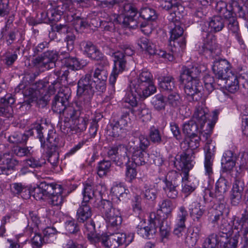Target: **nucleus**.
<instances>
[{"label":"nucleus","instance_id":"26","mask_svg":"<svg viewBox=\"0 0 248 248\" xmlns=\"http://www.w3.org/2000/svg\"><path fill=\"white\" fill-rule=\"evenodd\" d=\"M99 208L105 220L108 219L109 216L111 218H115L116 216H121L120 210L113 208L112 202L108 200H101Z\"/></svg>","mask_w":248,"mask_h":248},{"label":"nucleus","instance_id":"6","mask_svg":"<svg viewBox=\"0 0 248 248\" xmlns=\"http://www.w3.org/2000/svg\"><path fill=\"white\" fill-rule=\"evenodd\" d=\"M43 129V127L40 123H35L32 125L31 128L28 132V134L16 132L9 137L8 140L10 142L14 144L22 143L28 140L29 135L31 136L36 133L41 142V147H44L45 140L42 132Z\"/></svg>","mask_w":248,"mask_h":248},{"label":"nucleus","instance_id":"1","mask_svg":"<svg viewBox=\"0 0 248 248\" xmlns=\"http://www.w3.org/2000/svg\"><path fill=\"white\" fill-rule=\"evenodd\" d=\"M200 73L201 70L196 65L182 68L180 81L185 85L186 97L189 102L199 101L202 98V87L199 78Z\"/></svg>","mask_w":248,"mask_h":248},{"label":"nucleus","instance_id":"7","mask_svg":"<svg viewBox=\"0 0 248 248\" xmlns=\"http://www.w3.org/2000/svg\"><path fill=\"white\" fill-rule=\"evenodd\" d=\"M109 62L107 58L100 61L93 72V80L96 84V91L103 93L106 90L108 76Z\"/></svg>","mask_w":248,"mask_h":248},{"label":"nucleus","instance_id":"29","mask_svg":"<svg viewBox=\"0 0 248 248\" xmlns=\"http://www.w3.org/2000/svg\"><path fill=\"white\" fill-rule=\"evenodd\" d=\"M84 233L87 236L88 240L93 244L99 243L103 235L95 233V224L92 220L85 224Z\"/></svg>","mask_w":248,"mask_h":248},{"label":"nucleus","instance_id":"37","mask_svg":"<svg viewBox=\"0 0 248 248\" xmlns=\"http://www.w3.org/2000/svg\"><path fill=\"white\" fill-rule=\"evenodd\" d=\"M206 109L203 107H198L196 108L193 115L192 120L195 121L202 128L206 121L207 113Z\"/></svg>","mask_w":248,"mask_h":248},{"label":"nucleus","instance_id":"43","mask_svg":"<svg viewBox=\"0 0 248 248\" xmlns=\"http://www.w3.org/2000/svg\"><path fill=\"white\" fill-rule=\"evenodd\" d=\"M215 10L219 14V16H222L224 18L230 17L231 14L233 13L231 8H228L227 3L221 0L217 1Z\"/></svg>","mask_w":248,"mask_h":248},{"label":"nucleus","instance_id":"14","mask_svg":"<svg viewBox=\"0 0 248 248\" xmlns=\"http://www.w3.org/2000/svg\"><path fill=\"white\" fill-rule=\"evenodd\" d=\"M127 148L124 144H119L110 147L108 151V156L118 166L127 164L129 161L127 155Z\"/></svg>","mask_w":248,"mask_h":248},{"label":"nucleus","instance_id":"19","mask_svg":"<svg viewBox=\"0 0 248 248\" xmlns=\"http://www.w3.org/2000/svg\"><path fill=\"white\" fill-rule=\"evenodd\" d=\"M238 229L239 227H237L235 225L234 229L233 230L232 225L226 219L223 218L221 219V223L219 226V231L217 234L220 235V237H224V241H228V240H230L231 238H233L234 236L235 235V233L237 232L236 242V248L238 240L239 237Z\"/></svg>","mask_w":248,"mask_h":248},{"label":"nucleus","instance_id":"2","mask_svg":"<svg viewBox=\"0 0 248 248\" xmlns=\"http://www.w3.org/2000/svg\"><path fill=\"white\" fill-rule=\"evenodd\" d=\"M232 66L226 59H215L212 70L218 80L224 81L228 91L231 93L237 92L239 88L238 76L232 72Z\"/></svg>","mask_w":248,"mask_h":248},{"label":"nucleus","instance_id":"15","mask_svg":"<svg viewBox=\"0 0 248 248\" xmlns=\"http://www.w3.org/2000/svg\"><path fill=\"white\" fill-rule=\"evenodd\" d=\"M112 56L114 58V66L113 71L109 78V82L112 88V91L115 92V83L118 75L122 72L125 69L126 61L124 59V55L122 52L116 51L112 53Z\"/></svg>","mask_w":248,"mask_h":248},{"label":"nucleus","instance_id":"60","mask_svg":"<svg viewBox=\"0 0 248 248\" xmlns=\"http://www.w3.org/2000/svg\"><path fill=\"white\" fill-rule=\"evenodd\" d=\"M121 16V20L123 21L120 25L121 28H132L134 29L138 26L137 21L134 19L135 16Z\"/></svg>","mask_w":248,"mask_h":248},{"label":"nucleus","instance_id":"52","mask_svg":"<svg viewBox=\"0 0 248 248\" xmlns=\"http://www.w3.org/2000/svg\"><path fill=\"white\" fill-rule=\"evenodd\" d=\"M62 188L61 186L60 187L57 188V190L54 191V194H51L50 196L48 197L50 199V203L53 206L61 205L62 203L64 198L62 195Z\"/></svg>","mask_w":248,"mask_h":248},{"label":"nucleus","instance_id":"59","mask_svg":"<svg viewBox=\"0 0 248 248\" xmlns=\"http://www.w3.org/2000/svg\"><path fill=\"white\" fill-rule=\"evenodd\" d=\"M80 97L81 98L76 103L75 105L81 113L83 110H87L90 108L92 97H88L87 96H82Z\"/></svg>","mask_w":248,"mask_h":248},{"label":"nucleus","instance_id":"4","mask_svg":"<svg viewBox=\"0 0 248 248\" xmlns=\"http://www.w3.org/2000/svg\"><path fill=\"white\" fill-rule=\"evenodd\" d=\"M33 86L25 91L26 95L31 96L35 98L37 100L46 103L49 100L50 95L53 94L56 88L60 87V83L57 80L53 81L40 80Z\"/></svg>","mask_w":248,"mask_h":248},{"label":"nucleus","instance_id":"12","mask_svg":"<svg viewBox=\"0 0 248 248\" xmlns=\"http://www.w3.org/2000/svg\"><path fill=\"white\" fill-rule=\"evenodd\" d=\"M59 143V138L57 134L53 132H49L45 141V148L46 146L48 148V161L53 167H57L59 162V153L57 150Z\"/></svg>","mask_w":248,"mask_h":248},{"label":"nucleus","instance_id":"5","mask_svg":"<svg viewBox=\"0 0 248 248\" xmlns=\"http://www.w3.org/2000/svg\"><path fill=\"white\" fill-rule=\"evenodd\" d=\"M132 90L141 98H145L154 93L156 87L153 84L152 75L148 71L143 70L136 80L132 83Z\"/></svg>","mask_w":248,"mask_h":248},{"label":"nucleus","instance_id":"9","mask_svg":"<svg viewBox=\"0 0 248 248\" xmlns=\"http://www.w3.org/2000/svg\"><path fill=\"white\" fill-rule=\"evenodd\" d=\"M199 52L206 57L214 58L221 54L219 45L217 43L215 37L211 33H206V38L199 47Z\"/></svg>","mask_w":248,"mask_h":248},{"label":"nucleus","instance_id":"8","mask_svg":"<svg viewBox=\"0 0 248 248\" xmlns=\"http://www.w3.org/2000/svg\"><path fill=\"white\" fill-rule=\"evenodd\" d=\"M133 239V235L127 236L124 233H116L110 235L103 234L99 243L107 248H117L124 244L129 245Z\"/></svg>","mask_w":248,"mask_h":248},{"label":"nucleus","instance_id":"44","mask_svg":"<svg viewBox=\"0 0 248 248\" xmlns=\"http://www.w3.org/2000/svg\"><path fill=\"white\" fill-rule=\"evenodd\" d=\"M165 186L163 189L166 196L170 199H174L178 195V191L176 189L177 184H173L171 182H169L166 179L164 180Z\"/></svg>","mask_w":248,"mask_h":248},{"label":"nucleus","instance_id":"17","mask_svg":"<svg viewBox=\"0 0 248 248\" xmlns=\"http://www.w3.org/2000/svg\"><path fill=\"white\" fill-rule=\"evenodd\" d=\"M160 217L155 213H151L150 215L149 223L147 226L137 228V232L143 237L148 238L150 235L155 233L156 228L160 224Z\"/></svg>","mask_w":248,"mask_h":248},{"label":"nucleus","instance_id":"61","mask_svg":"<svg viewBox=\"0 0 248 248\" xmlns=\"http://www.w3.org/2000/svg\"><path fill=\"white\" fill-rule=\"evenodd\" d=\"M10 188L12 194L17 196L28 190L27 186L21 183H12L10 184Z\"/></svg>","mask_w":248,"mask_h":248},{"label":"nucleus","instance_id":"57","mask_svg":"<svg viewBox=\"0 0 248 248\" xmlns=\"http://www.w3.org/2000/svg\"><path fill=\"white\" fill-rule=\"evenodd\" d=\"M140 14L143 19L147 21H153L157 18L155 11L149 7L141 8Z\"/></svg>","mask_w":248,"mask_h":248},{"label":"nucleus","instance_id":"18","mask_svg":"<svg viewBox=\"0 0 248 248\" xmlns=\"http://www.w3.org/2000/svg\"><path fill=\"white\" fill-rule=\"evenodd\" d=\"M66 93H64L65 91L63 90V92H59L55 96L52 103V109L54 112L59 114L64 113L70 96L68 93L69 89L66 88Z\"/></svg>","mask_w":248,"mask_h":248},{"label":"nucleus","instance_id":"3","mask_svg":"<svg viewBox=\"0 0 248 248\" xmlns=\"http://www.w3.org/2000/svg\"><path fill=\"white\" fill-rule=\"evenodd\" d=\"M179 16L175 13L172 14L171 16L168 17L170 21L169 27L170 28V45L173 46L172 52L177 54L183 52L186 48V41L185 38L181 37L184 32V30L179 20Z\"/></svg>","mask_w":248,"mask_h":248},{"label":"nucleus","instance_id":"24","mask_svg":"<svg viewBox=\"0 0 248 248\" xmlns=\"http://www.w3.org/2000/svg\"><path fill=\"white\" fill-rule=\"evenodd\" d=\"M202 223H194L191 230H189L185 237V242L189 247L194 246L202 235Z\"/></svg>","mask_w":248,"mask_h":248},{"label":"nucleus","instance_id":"23","mask_svg":"<svg viewBox=\"0 0 248 248\" xmlns=\"http://www.w3.org/2000/svg\"><path fill=\"white\" fill-rule=\"evenodd\" d=\"M225 19L227 20L228 28L229 31L232 33L240 47L245 49L246 45L240 32L239 24L235 16V14L232 13L230 17H226Z\"/></svg>","mask_w":248,"mask_h":248},{"label":"nucleus","instance_id":"55","mask_svg":"<svg viewBox=\"0 0 248 248\" xmlns=\"http://www.w3.org/2000/svg\"><path fill=\"white\" fill-rule=\"evenodd\" d=\"M200 140L201 138L198 134L188 136L187 139L184 141V144L188 145V148L186 150H191L193 152V150L199 146Z\"/></svg>","mask_w":248,"mask_h":248},{"label":"nucleus","instance_id":"42","mask_svg":"<svg viewBox=\"0 0 248 248\" xmlns=\"http://www.w3.org/2000/svg\"><path fill=\"white\" fill-rule=\"evenodd\" d=\"M166 102L167 104L174 108H177L181 105L182 98L177 90L168 93Z\"/></svg>","mask_w":248,"mask_h":248},{"label":"nucleus","instance_id":"33","mask_svg":"<svg viewBox=\"0 0 248 248\" xmlns=\"http://www.w3.org/2000/svg\"><path fill=\"white\" fill-rule=\"evenodd\" d=\"M227 183V180L224 178H219L216 183L215 193L210 192V196L215 198L219 197V200L223 199V195L228 189Z\"/></svg>","mask_w":248,"mask_h":248},{"label":"nucleus","instance_id":"47","mask_svg":"<svg viewBox=\"0 0 248 248\" xmlns=\"http://www.w3.org/2000/svg\"><path fill=\"white\" fill-rule=\"evenodd\" d=\"M151 103L157 111L164 110L167 105L166 100L162 94H157L152 97Z\"/></svg>","mask_w":248,"mask_h":248},{"label":"nucleus","instance_id":"31","mask_svg":"<svg viewBox=\"0 0 248 248\" xmlns=\"http://www.w3.org/2000/svg\"><path fill=\"white\" fill-rule=\"evenodd\" d=\"M217 114L218 113L217 111H214L213 120L211 123H209L207 124L206 129H204V126L202 128L200 127L202 130L201 132V135L199 136L201 140H204L205 141H206V142L208 141L210 142V141H212L210 138L211 134L212 133L213 127H214L215 123L217 119Z\"/></svg>","mask_w":248,"mask_h":248},{"label":"nucleus","instance_id":"11","mask_svg":"<svg viewBox=\"0 0 248 248\" xmlns=\"http://www.w3.org/2000/svg\"><path fill=\"white\" fill-rule=\"evenodd\" d=\"M194 153L191 150L178 154L175 157L174 165L179 170L182 171L184 175H188L189 170L193 167Z\"/></svg>","mask_w":248,"mask_h":248},{"label":"nucleus","instance_id":"30","mask_svg":"<svg viewBox=\"0 0 248 248\" xmlns=\"http://www.w3.org/2000/svg\"><path fill=\"white\" fill-rule=\"evenodd\" d=\"M46 12L42 14V17L45 23H48L50 22H56L59 21L61 18L62 12L61 10L58 9V7H54L50 6Z\"/></svg>","mask_w":248,"mask_h":248},{"label":"nucleus","instance_id":"63","mask_svg":"<svg viewBox=\"0 0 248 248\" xmlns=\"http://www.w3.org/2000/svg\"><path fill=\"white\" fill-rule=\"evenodd\" d=\"M160 222L159 226L160 233L162 238V241L164 239H168L170 234V227L168 224L166 220L161 221L160 219Z\"/></svg>","mask_w":248,"mask_h":248},{"label":"nucleus","instance_id":"38","mask_svg":"<svg viewBox=\"0 0 248 248\" xmlns=\"http://www.w3.org/2000/svg\"><path fill=\"white\" fill-rule=\"evenodd\" d=\"M160 6L166 10H171V12L168 17H170L171 16L172 14L174 13L177 16L178 14L180 13L177 10H179L183 8L182 5L178 4L175 1L172 0H161L160 1Z\"/></svg>","mask_w":248,"mask_h":248},{"label":"nucleus","instance_id":"48","mask_svg":"<svg viewBox=\"0 0 248 248\" xmlns=\"http://www.w3.org/2000/svg\"><path fill=\"white\" fill-rule=\"evenodd\" d=\"M121 16H114L113 21H109L105 22L103 24L104 29L105 31H114L116 30H120V32H122L121 31Z\"/></svg>","mask_w":248,"mask_h":248},{"label":"nucleus","instance_id":"28","mask_svg":"<svg viewBox=\"0 0 248 248\" xmlns=\"http://www.w3.org/2000/svg\"><path fill=\"white\" fill-rule=\"evenodd\" d=\"M158 80L159 86L162 91L168 93L177 90L175 79L172 76L159 77Z\"/></svg>","mask_w":248,"mask_h":248},{"label":"nucleus","instance_id":"21","mask_svg":"<svg viewBox=\"0 0 248 248\" xmlns=\"http://www.w3.org/2000/svg\"><path fill=\"white\" fill-rule=\"evenodd\" d=\"M204 150L205 151V160H204V169L205 174L209 177L213 173V164L215 153V145L210 141L206 142Z\"/></svg>","mask_w":248,"mask_h":248},{"label":"nucleus","instance_id":"49","mask_svg":"<svg viewBox=\"0 0 248 248\" xmlns=\"http://www.w3.org/2000/svg\"><path fill=\"white\" fill-rule=\"evenodd\" d=\"M112 193L120 201H124L127 198L129 191L121 184L114 186L111 189Z\"/></svg>","mask_w":248,"mask_h":248},{"label":"nucleus","instance_id":"41","mask_svg":"<svg viewBox=\"0 0 248 248\" xmlns=\"http://www.w3.org/2000/svg\"><path fill=\"white\" fill-rule=\"evenodd\" d=\"M208 26L211 31L215 32L219 31L224 27V20L221 16H214L209 19Z\"/></svg>","mask_w":248,"mask_h":248},{"label":"nucleus","instance_id":"64","mask_svg":"<svg viewBox=\"0 0 248 248\" xmlns=\"http://www.w3.org/2000/svg\"><path fill=\"white\" fill-rule=\"evenodd\" d=\"M145 190L143 192L144 197L148 201H153L156 198L157 191L153 186H144Z\"/></svg>","mask_w":248,"mask_h":248},{"label":"nucleus","instance_id":"40","mask_svg":"<svg viewBox=\"0 0 248 248\" xmlns=\"http://www.w3.org/2000/svg\"><path fill=\"white\" fill-rule=\"evenodd\" d=\"M233 154L231 151H226L223 155L221 160L222 168L225 171L232 170L235 165V162L232 159Z\"/></svg>","mask_w":248,"mask_h":248},{"label":"nucleus","instance_id":"35","mask_svg":"<svg viewBox=\"0 0 248 248\" xmlns=\"http://www.w3.org/2000/svg\"><path fill=\"white\" fill-rule=\"evenodd\" d=\"M132 159L136 165H144L149 160L150 155L147 151L133 150Z\"/></svg>","mask_w":248,"mask_h":248},{"label":"nucleus","instance_id":"16","mask_svg":"<svg viewBox=\"0 0 248 248\" xmlns=\"http://www.w3.org/2000/svg\"><path fill=\"white\" fill-rule=\"evenodd\" d=\"M96 91V84L92 78L91 74H86L78 83L77 95L92 97Z\"/></svg>","mask_w":248,"mask_h":248},{"label":"nucleus","instance_id":"36","mask_svg":"<svg viewBox=\"0 0 248 248\" xmlns=\"http://www.w3.org/2000/svg\"><path fill=\"white\" fill-rule=\"evenodd\" d=\"M144 50L150 55H156L166 59L169 61H172L173 60V54L167 53L166 51L161 49H157L155 45L151 42L148 44Z\"/></svg>","mask_w":248,"mask_h":248},{"label":"nucleus","instance_id":"10","mask_svg":"<svg viewBox=\"0 0 248 248\" xmlns=\"http://www.w3.org/2000/svg\"><path fill=\"white\" fill-rule=\"evenodd\" d=\"M58 58V54L56 51L48 50L33 59L32 63L35 66L43 71L55 67Z\"/></svg>","mask_w":248,"mask_h":248},{"label":"nucleus","instance_id":"53","mask_svg":"<svg viewBox=\"0 0 248 248\" xmlns=\"http://www.w3.org/2000/svg\"><path fill=\"white\" fill-rule=\"evenodd\" d=\"M111 166V162L108 160L100 161L97 166V174L100 177H102L107 175L110 171Z\"/></svg>","mask_w":248,"mask_h":248},{"label":"nucleus","instance_id":"34","mask_svg":"<svg viewBox=\"0 0 248 248\" xmlns=\"http://www.w3.org/2000/svg\"><path fill=\"white\" fill-rule=\"evenodd\" d=\"M18 164V161L13 158L12 155L9 152L0 154V165L5 166L8 170L13 171Z\"/></svg>","mask_w":248,"mask_h":248},{"label":"nucleus","instance_id":"54","mask_svg":"<svg viewBox=\"0 0 248 248\" xmlns=\"http://www.w3.org/2000/svg\"><path fill=\"white\" fill-rule=\"evenodd\" d=\"M159 209L157 212H162L166 215V217H169L171 215V213L174 207L172 202L169 200L165 199L162 200L159 204Z\"/></svg>","mask_w":248,"mask_h":248},{"label":"nucleus","instance_id":"22","mask_svg":"<svg viewBox=\"0 0 248 248\" xmlns=\"http://www.w3.org/2000/svg\"><path fill=\"white\" fill-rule=\"evenodd\" d=\"M107 3L110 5L118 2L120 15L119 16H135L137 14V9L128 0H107Z\"/></svg>","mask_w":248,"mask_h":248},{"label":"nucleus","instance_id":"13","mask_svg":"<svg viewBox=\"0 0 248 248\" xmlns=\"http://www.w3.org/2000/svg\"><path fill=\"white\" fill-rule=\"evenodd\" d=\"M237 233L234 238L228 241H224V237H220L218 234L213 233L205 239L203 246L208 248H216L218 245L224 248H236Z\"/></svg>","mask_w":248,"mask_h":248},{"label":"nucleus","instance_id":"45","mask_svg":"<svg viewBox=\"0 0 248 248\" xmlns=\"http://www.w3.org/2000/svg\"><path fill=\"white\" fill-rule=\"evenodd\" d=\"M82 190L83 201L89 202L90 200L96 196V192L94 190V185L91 183H85L83 184Z\"/></svg>","mask_w":248,"mask_h":248},{"label":"nucleus","instance_id":"50","mask_svg":"<svg viewBox=\"0 0 248 248\" xmlns=\"http://www.w3.org/2000/svg\"><path fill=\"white\" fill-rule=\"evenodd\" d=\"M188 175H184L182 178V192L186 197L189 195L196 189L195 185L188 180Z\"/></svg>","mask_w":248,"mask_h":248},{"label":"nucleus","instance_id":"25","mask_svg":"<svg viewBox=\"0 0 248 248\" xmlns=\"http://www.w3.org/2000/svg\"><path fill=\"white\" fill-rule=\"evenodd\" d=\"M84 53L92 60L101 61L107 59L106 57L91 42L82 43Z\"/></svg>","mask_w":248,"mask_h":248},{"label":"nucleus","instance_id":"39","mask_svg":"<svg viewBox=\"0 0 248 248\" xmlns=\"http://www.w3.org/2000/svg\"><path fill=\"white\" fill-rule=\"evenodd\" d=\"M68 54L65 53V65L67 68L72 70H78L84 66L86 63L84 62H80L76 58L67 57Z\"/></svg>","mask_w":248,"mask_h":248},{"label":"nucleus","instance_id":"58","mask_svg":"<svg viewBox=\"0 0 248 248\" xmlns=\"http://www.w3.org/2000/svg\"><path fill=\"white\" fill-rule=\"evenodd\" d=\"M61 12L62 14H66L67 16L73 17L75 15L76 9L71 0H64L61 7Z\"/></svg>","mask_w":248,"mask_h":248},{"label":"nucleus","instance_id":"32","mask_svg":"<svg viewBox=\"0 0 248 248\" xmlns=\"http://www.w3.org/2000/svg\"><path fill=\"white\" fill-rule=\"evenodd\" d=\"M88 202H82L77 210V219L80 222H84L87 221L92 215L91 208L88 204Z\"/></svg>","mask_w":248,"mask_h":248},{"label":"nucleus","instance_id":"62","mask_svg":"<svg viewBox=\"0 0 248 248\" xmlns=\"http://www.w3.org/2000/svg\"><path fill=\"white\" fill-rule=\"evenodd\" d=\"M81 113L80 110L77 108L75 105V106H67L63 114L68 118L76 120L80 118L79 116Z\"/></svg>","mask_w":248,"mask_h":248},{"label":"nucleus","instance_id":"27","mask_svg":"<svg viewBox=\"0 0 248 248\" xmlns=\"http://www.w3.org/2000/svg\"><path fill=\"white\" fill-rule=\"evenodd\" d=\"M190 217L194 221V223H199L202 222V217L205 212L204 206L197 202H193L189 207Z\"/></svg>","mask_w":248,"mask_h":248},{"label":"nucleus","instance_id":"20","mask_svg":"<svg viewBox=\"0 0 248 248\" xmlns=\"http://www.w3.org/2000/svg\"><path fill=\"white\" fill-rule=\"evenodd\" d=\"M60 187V185L53 183L47 184L45 182H41L34 190V197L37 200L45 198H48L57 188Z\"/></svg>","mask_w":248,"mask_h":248},{"label":"nucleus","instance_id":"51","mask_svg":"<svg viewBox=\"0 0 248 248\" xmlns=\"http://www.w3.org/2000/svg\"><path fill=\"white\" fill-rule=\"evenodd\" d=\"M131 112L135 115H137L143 122H148L151 118L150 110L144 106H140L137 110L132 109Z\"/></svg>","mask_w":248,"mask_h":248},{"label":"nucleus","instance_id":"46","mask_svg":"<svg viewBox=\"0 0 248 248\" xmlns=\"http://www.w3.org/2000/svg\"><path fill=\"white\" fill-rule=\"evenodd\" d=\"M200 125L193 120L188 121L183 124V131L187 137L198 134Z\"/></svg>","mask_w":248,"mask_h":248},{"label":"nucleus","instance_id":"56","mask_svg":"<svg viewBox=\"0 0 248 248\" xmlns=\"http://www.w3.org/2000/svg\"><path fill=\"white\" fill-rule=\"evenodd\" d=\"M73 125V134L80 133L86 130L87 125V120L84 118L80 117L75 120Z\"/></svg>","mask_w":248,"mask_h":248}]
</instances>
